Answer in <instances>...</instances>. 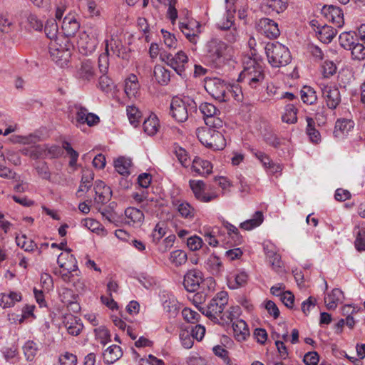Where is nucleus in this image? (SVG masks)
<instances>
[{
    "mask_svg": "<svg viewBox=\"0 0 365 365\" xmlns=\"http://www.w3.org/2000/svg\"><path fill=\"white\" fill-rule=\"evenodd\" d=\"M227 303V292L221 291L210 300L207 307H199V310L214 322L222 325L228 324L232 322L235 317L234 312L236 308L231 307V310H227L223 313Z\"/></svg>",
    "mask_w": 365,
    "mask_h": 365,
    "instance_id": "1",
    "label": "nucleus"
},
{
    "mask_svg": "<svg viewBox=\"0 0 365 365\" xmlns=\"http://www.w3.org/2000/svg\"><path fill=\"white\" fill-rule=\"evenodd\" d=\"M265 52L269 63L273 67L284 66L291 61L289 49L279 42L267 43L265 47Z\"/></svg>",
    "mask_w": 365,
    "mask_h": 365,
    "instance_id": "2",
    "label": "nucleus"
},
{
    "mask_svg": "<svg viewBox=\"0 0 365 365\" xmlns=\"http://www.w3.org/2000/svg\"><path fill=\"white\" fill-rule=\"evenodd\" d=\"M264 79L262 67L255 60L250 59L239 76V81H244L253 89H257Z\"/></svg>",
    "mask_w": 365,
    "mask_h": 365,
    "instance_id": "3",
    "label": "nucleus"
},
{
    "mask_svg": "<svg viewBox=\"0 0 365 365\" xmlns=\"http://www.w3.org/2000/svg\"><path fill=\"white\" fill-rule=\"evenodd\" d=\"M215 128H202L197 130L199 140L206 147L213 150H222L225 147V139Z\"/></svg>",
    "mask_w": 365,
    "mask_h": 365,
    "instance_id": "4",
    "label": "nucleus"
},
{
    "mask_svg": "<svg viewBox=\"0 0 365 365\" xmlns=\"http://www.w3.org/2000/svg\"><path fill=\"white\" fill-rule=\"evenodd\" d=\"M196 107L192 99L173 98L170 103V113L178 122L182 123L187 120L189 112L196 110Z\"/></svg>",
    "mask_w": 365,
    "mask_h": 365,
    "instance_id": "5",
    "label": "nucleus"
},
{
    "mask_svg": "<svg viewBox=\"0 0 365 365\" xmlns=\"http://www.w3.org/2000/svg\"><path fill=\"white\" fill-rule=\"evenodd\" d=\"M63 38L65 41L63 45L58 43L60 38H57L49 46V53L51 59L61 67L67 64L71 56L70 50L71 45L67 38Z\"/></svg>",
    "mask_w": 365,
    "mask_h": 365,
    "instance_id": "6",
    "label": "nucleus"
},
{
    "mask_svg": "<svg viewBox=\"0 0 365 365\" xmlns=\"http://www.w3.org/2000/svg\"><path fill=\"white\" fill-rule=\"evenodd\" d=\"M228 88L229 85L218 78H210L205 82L206 91L220 102H226L229 100Z\"/></svg>",
    "mask_w": 365,
    "mask_h": 365,
    "instance_id": "7",
    "label": "nucleus"
},
{
    "mask_svg": "<svg viewBox=\"0 0 365 365\" xmlns=\"http://www.w3.org/2000/svg\"><path fill=\"white\" fill-rule=\"evenodd\" d=\"M160 58L178 75L185 76V65L188 62V57L185 52L180 51L174 56L171 53H161Z\"/></svg>",
    "mask_w": 365,
    "mask_h": 365,
    "instance_id": "8",
    "label": "nucleus"
},
{
    "mask_svg": "<svg viewBox=\"0 0 365 365\" xmlns=\"http://www.w3.org/2000/svg\"><path fill=\"white\" fill-rule=\"evenodd\" d=\"M207 55L210 60L215 63H221L224 58L227 45L218 38H212L206 44Z\"/></svg>",
    "mask_w": 365,
    "mask_h": 365,
    "instance_id": "9",
    "label": "nucleus"
},
{
    "mask_svg": "<svg viewBox=\"0 0 365 365\" xmlns=\"http://www.w3.org/2000/svg\"><path fill=\"white\" fill-rule=\"evenodd\" d=\"M199 108L203 114L205 123L207 126L212 128H221L222 126V121L218 117L220 111L213 104L202 103Z\"/></svg>",
    "mask_w": 365,
    "mask_h": 365,
    "instance_id": "10",
    "label": "nucleus"
},
{
    "mask_svg": "<svg viewBox=\"0 0 365 365\" xmlns=\"http://www.w3.org/2000/svg\"><path fill=\"white\" fill-rule=\"evenodd\" d=\"M256 29L269 38H276L280 34L278 24L268 18H262L257 21Z\"/></svg>",
    "mask_w": 365,
    "mask_h": 365,
    "instance_id": "11",
    "label": "nucleus"
},
{
    "mask_svg": "<svg viewBox=\"0 0 365 365\" xmlns=\"http://www.w3.org/2000/svg\"><path fill=\"white\" fill-rule=\"evenodd\" d=\"M202 281V273L198 269H193L185 274L183 285L187 292H195L198 290Z\"/></svg>",
    "mask_w": 365,
    "mask_h": 365,
    "instance_id": "12",
    "label": "nucleus"
},
{
    "mask_svg": "<svg viewBox=\"0 0 365 365\" xmlns=\"http://www.w3.org/2000/svg\"><path fill=\"white\" fill-rule=\"evenodd\" d=\"M322 92L327 107L332 110L336 108L341 102L339 88L332 86H324L322 88Z\"/></svg>",
    "mask_w": 365,
    "mask_h": 365,
    "instance_id": "13",
    "label": "nucleus"
},
{
    "mask_svg": "<svg viewBox=\"0 0 365 365\" xmlns=\"http://www.w3.org/2000/svg\"><path fill=\"white\" fill-rule=\"evenodd\" d=\"M326 19L331 21L336 27L341 28L344 24L342 10L336 6H324L322 10Z\"/></svg>",
    "mask_w": 365,
    "mask_h": 365,
    "instance_id": "14",
    "label": "nucleus"
},
{
    "mask_svg": "<svg viewBox=\"0 0 365 365\" xmlns=\"http://www.w3.org/2000/svg\"><path fill=\"white\" fill-rule=\"evenodd\" d=\"M189 185L195 197L201 202H208L217 197V195H207L205 193V183L202 180H190Z\"/></svg>",
    "mask_w": 365,
    "mask_h": 365,
    "instance_id": "15",
    "label": "nucleus"
},
{
    "mask_svg": "<svg viewBox=\"0 0 365 365\" xmlns=\"http://www.w3.org/2000/svg\"><path fill=\"white\" fill-rule=\"evenodd\" d=\"M64 253H61L57 259V263L63 270L78 271L77 261L75 257L71 254V249L65 250Z\"/></svg>",
    "mask_w": 365,
    "mask_h": 365,
    "instance_id": "16",
    "label": "nucleus"
},
{
    "mask_svg": "<svg viewBox=\"0 0 365 365\" xmlns=\"http://www.w3.org/2000/svg\"><path fill=\"white\" fill-rule=\"evenodd\" d=\"M172 205L183 218L192 220L196 214L195 209L185 201L173 199Z\"/></svg>",
    "mask_w": 365,
    "mask_h": 365,
    "instance_id": "17",
    "label": "nucleus"
},
{
    "mask_svg": "<svg viewBox=\"0 0 365 365\" xmlns=\"http://www.w3.org/2000/svg\"><path fill=\"white\" fill-rule=\"evenodd\" d=\"M354 127V122L351 120L342 118L338 119L335 123L334 136L336 138H343Z\"/></svg>",
    "mask_w": 365,
    "mask_h": 365,
    "instance_id": "18",
    "label": "nucleus"
},
{
    "mask_svg": "<svg viewBox=\"0 0 365 365\" xmlns=\"http://www.w3.org/2000/svg\"><path fill=\"white\" fill-rule=\"evenodd\" d=\"M288 6V0H265L263 9L266 13L274 11L280 14L284 11Z\"/></svg>",
    "mask_w": 365,
    "mask_h": 365,
    "instance_id": "19",
    "label": "nucleus"
},
{
    "mask_svg": "<svg viewBox=\"0 0 365 365\" xmlns=\"http://www.w3.org/2000/svg\"><path fill=\"white\" fill-rule=\"evenodd\" d=\"M192 169L199 175H209L212 173V165L210 162L195 157L192 161Z\"/></svg>",
    "mask_w": 365,
    "mask_h": 365,
    "instance_id": "20",
    "label": "nucleus"
},
{
    "mask_svg": "<svg viewBox=\"0 0 365 365\" xmlns=\"http://www.w3.org/2000/svg\"><path fill=\"white\" fill-rule=\"evenodd\" d=\"M232 329L235 339L244 341L250 335V331L246 322L242 319H237L232 323Z\"/></svg>",
    "mask_w": 365,
    "mask_h": 365,
    "instance_id": "21",
    "label": "nucleus"
},
{
    "mask_svg": "<svg viewBox=\"0 0 365 365\" xmlns=\"http://www.w3.org/2000/svg\"><path fill=\"white\" fill-rule=\"evenodd\" d=\"M61 27L64 34L68 36L74 35L78 31L80 24L74 16L68 15L64 17Z\"/></svg>",
    "mask_w": 365,
    "mask_h": 365,
    "instance_id": "22",
    "label": "nucleus"
},
{
    "mask_svg": "<svg viewBox=\"0 0 365 365\" xmlns=\"http://www.w3.org/2000/svg\"><path fill=\"white\" fill-rule=\"evenodd\" d=\"M123 355L121 348L118 345L108 347L103 354L106 363L110 364L118 360Z\"/></svg>",
    "mask_w": 365,
    "mask_h": 365,
    "instance_id": "23",
    "label": "nucleus"
},
{
    "mask_svg": "<svg viewBox=\"0 0 365 365\" xmlns=\"http://www.w3.org/2000/svg\"><path fill=\"white\" fill-rule=\"evenodd\" d=\"M64 326L66 328L68 334L73 336L78 335L83 327V324L80 322V319H77L76 317L72 315L68 318H66Z\"/></svg>",
    "mask_w": 365,
    "mask_h": 365,
    "instance_id": "24",
    "label": "nucleus"
},
{
    "mask_svg": "<svg viewBox=\"0 0 365 365\" xmlns=\"http://www.w3.org/2000/svg\"><path fill=\"white\" fill-rule=\"evenodd\" d=\"M343 295V292L341 289L337 288L334 289L331 293L324 299L327 309L329 310L334 309L337 307L338 303L341 301Z\"/></svg>",
    "mask_w": 365,
    "mask_h": 365,
    "instance_id": "25",
    "label": "nucleus"
},
{
    "mask_svg": "<svg viewBox=\"0 0 365 365\" xmlns=\"http://www.w3.org/2000/svg\"><path fill=\"white\" fill-rule=\"evenodd\" d=\"M317 34L318 38L322 42L324 43H329L331 41L334 37H335L337 31L331 26L324 25L319 29Z\"/></svg>",
    "mask_w": 365,
    "mask_h": 365,
    "instance_id": "26",
    "label": "nucleus"
},
{
    "mask_svg": "<svg viewBox=\"0 0 365 365\" xmlns=\"http://www.w3.org/2000/svg\"><path fill=\"white\" fill-rule=\"evenodd\" d=\"M263 214L261 211H257L252 219L247 220L240 225L241 229L251 230L259 226L263 222Z\"/></svg>",
    "mask_w": 365,
    "mask_h": 365,
    "instance_id": "27",
    "label": "nucleus"
},
{
    "mask_svg": "<svg viewBox=\"0 0 365 365\" xmlns=\"http://www.w3.org/2000/svg\"><path fill=\"white\" fill-rule=\"evenodd\" d=\"M154 76L156 81L161 85H167L170 80V71L160 65L154 67Z\"/></svg>",
    "mask_w": 365,
    "mask_h": 365,
    "instance_id": "28",
    "label": "nucleus"
},
{
    "mask_svg": "<svg viewBox=\"0 0 365 365\" xmlns=\"http://www.w3.org/2000/svg\"><path fill=\"white\" fill-rule=\"evenodd\" d=\"M94 178V174L91 170H83L81 185L76 192L78 197H80V192H83L86 189L88 191L92 185V181Z\"/></svg>",
    "mask_w": 365,
    "mask_h": 365,
    "instance_id": "29",
    "label": "nucleus"
},
{
    "mask_svg": "<svg viewBox=\"0 0 365 365\" xmlns=\"http://www.w3.org/2000/svg\"><path fill=\"white\" fill-rule=\"evenodd\" d=\"M114 166L116 171L122 175H128L130 174V167L131 166L130 159L125 157H119L114 162Z\"/></svg>",
    "mask_w": 365,
    "mask_h": 365,
    "instance_id": "30",
    "label": "nucleus"
},
{
    "mask_svg": "<svg viewBox=\"0 0 365 365\" xmlns=\"http://www.w3.org/2000/svg\"><path fill=\"white\" fill-rule=\"evenodd\" d=\"M300 93L302 101L306 104L312 105L317 100L316 91L310 86H304L302 88Z\"/></svg>",
    "mask_w": 365,
    "mask_h": 365,
    "instance_id": "31",
    "label": "nucleus"
},
{
    "mask_svg": "<svg viewBox=\"0 0 365 365\" xmlns=\"http://www.w3.org/2000/svg\"><path fill=\"white\" fill-rule=\"evenodd\" d=\"M106 51L108 54L111 52L113 55L119 57L120 56V50L123 47L121 41L118 38H111L110 40H106Z\"/></svg>",
    "mask_w": 365,
    "mask_h": 365,
    "instance_id": "32",
    "label": "nucleus"
},
{
    "mask_svg": "<svg viewBox=\"0 0 365 365\" xmlns=\"http://www.w3.org/2000/svg\"><path fill=\"white\" fill-rule=\"evenodd\" d=\"M125 216L130 220V222H133V225L141 224L144 220V214L143 211L140 209L135 207H128L125 210Z\"/></svg>",
    "mask_w": 365,
    "mask_h": 365,
    "instance_id": "33",
    "label": "nucleus"
},
{
    "mask_svg": "<svg viewBox=\"0 0 365 365\" xmlns=\"http://www.w3.org/2000/svg\"><path fill=\"white\" fill-rule=\"evenodd\" d=\"M143 130L148 135H154L159 128L158 119L156 116H150L143 122Z\"/></svg>",
    "mask_w": 365,
    "mask_h": 365,
    "instance_id": "34",
    "label": "nucleus"
},
{
    "mask_svg": "<svg viewBox=\"0 0 365 365\" xmlns=\"http://www.w3.org/2000/svg\"><path fill=\"white\" fill-rule=\"evenodd\" d=\"M78 78L90 81L94 78L93 68L90 62H83L78 71Z\"/></svg>",
    "mask_w": 365,
    "mask_h": 365,
    "instance_id": "35",
    "label": "nucleus"
},
{
    "mask_svg": "<svg viewBox=\"0 0 365 365\" xmlns=\"http://www.w3.org/2000/svg\"><path fill=\"white\" fill-rule=\"evenodd\" d=\"M255 155L257 157L258 160L262 163L263 166L266 168L272 169L273 173L277 172L279 170H281V168L279 165H276L273 161L269 158V157L263 152L257 151L255 153Z\"/></svg>",
    "mask_w": 365,
    "mask_h": 365,
    "instance_id": "36",
    "label": "nucleus"
},
{
    "mask_svg": "<svg viewBox=\"0 0 365 365\" xmlns=\"http://www.w3.org/2000/svg\"><path fill=\"white\" fill-rule=\"evenodd\" d=\"M207 264L213 275H219L223 270V265L220 259L215 255L210 256Z\"/></svg>",
    "mask_w": 365,
    "mask_h": 365,
    "instance_id": "37",
    "label": "nucleus"
},
{
    "mask_svg": "<svg viewBox=\"0 0 365 365\" xmlns=\"http://www.w3.org/2000/svg\"><path fill=\"white\" fill-rule=\"evenodd\" d=\"M78 44L88 52H92L97 45V40L95 38H91L89 35L84 32L80 36Z\"/></svg>",
    "mask_w": 365,
    "mask_h": 365,
    "instance_id": "38",
    "label": "nucleus"
},
{
    "mask_svg": "<svg viewBox=\"0 0 365 365\" xmlns=\"http://www.w3.org/2000/svg\"><path fill=\"white\" fill-rule=\"evenodd\" d=\"M44 151V149L41 145H31L26 147L20 150V153L25 155L29 156L33 159H38L40 158Z\"/></svg>",
    "mask_w": 365,
    "mask_h": 365,
    "instance_id": "39",
    "label": "nucleus"
},
{
    "mask_svg": "<svg viewBox=\"0 0 365 365\" xmlns=\"http://www.w3.org/2000/svg\"><path fill=\"white\" fill-rule=\"evenodd\" d=\"M355 37L354 33H342L339 38V43L344 48L349 50L355 44Z\"/></svg>",
    "mask_w": 365,
    "mask_h": 365,
    "instance_id": "40",
    "label": "nucleus"
},
{
    "mask_svg": "<svg viewBox=\"0 0 365 365\" xmlns=\"http://www.w3.org/2000/svg\"><path fill=\"white\" fill-rule=\"evenodd\" d=\"M248 275L245 272H241L235 277L233 281H228V286L231 289H237L240 287H244L247 284Z\"/></svg>",
    "mask_w": 365,
    "mask_h": 365,
    "instance_id": "41",
    "label": "nucleus"
},
{
    "mask_svg": "<svg viewBox=\"0 0 365 365\" xmlns=\"http://www.w3.org/2000/svg\"><path fill=\"white\" fill-rule=\"evenodd\" d=\"M314 122L312 118H307V134L312 143H318L321 140V135L319 132L314 128Z\"/></svg>",
    "mask_w": 365,
    "mask_h": 365,
    "instance_id": "42",
    "label": "nucleus"
},
{
    "mask_svg": "<svg viewBox=\"0 0 365 365\" xmlns=\"http://www.w3.org/2000/svg\"><path fill=\"white\" fill-rule=\"evenodd\" d=\"M282 120L287 123H294L297 122V108L293 104H288L286 106L285 113L282 116Z\"/></svg>",
    "mask_w": 365,
    "mask_h": 365,
    "instance_id": "43",
    "label": "nucleus"
},
{
    "mask_svg": "<svg viewBox=\"0 0 365 365\" xmlns=\"http://www.w3.org/2000/svg\"><path fill=\"white\" fill-rule=\"evenodd\" d=\"M16 242L18 246L24 249L25 251H33L36 247V244L30 239H27L26 235L16 237Z\"/></svg>",
    "mask_w": 365,
    "mask_h": 365,
    "instance_id": "44",
    "label": "nucleus"
},
{
    "mask_svg": "<svg viewBox=\"0 0 365 365\" xmlns=\"http://www.w3.org/2000/svg\"><path fill=\"white\" fill-rule=\"evenodd\" d=\"M62 148L66 151L67 155L70 158L69 165L71 167L76 165L79 156L78 153L66 140L63 141Z\"/></svg>",
    "mask_w": 365,
    "mask_h": 365,
    "instance_id": "45",
    "label": "nucleus"
},
{
    "mask_svg": "<svg viewBox=\"0 0 365 365\" xmlns=\"http://www.w3.org/2000/svg\"><path fill=\"white\" fill-rule=\"evenodd\" d=\"M127 114L130 123L135 127H137L141 118V113L138 108L135 106H128L127 108Z\"/></svg>",
    "mask_w": 365,
    "mask_h": 365,
    "instance_id": "46",
    "label": "nucleus"
},
{
    "mask_svg": "<svg viewBox=\"0 0 365 365\" xmlns=\"http://www.w3.org/2000/svg\"><path fill=\"white\" fill-rule=\"evenodd\" d=\"M170 259L176 266H180L187 261V255L182 250H175L170 253Z\"/></svg>",
    "mask_w": 365,
    "mask_h": 365,
    "instance_id": "47",
    "label": "nucleus"
},
{
    "mask_svg": "<svg viewBox=\"0 0 365 365\" xmlns=\"http://www.w3.org/2000/svg\"><path fill=\"white\" fill-rule=\"evenodd\" d=\"M24 355L28 361H32L37 353L36 344L31 341H27L23 347Z\"/></svg>",
    "mask_w": 365,
    "mask_h": 365,
    "instance_id": "48",
    "label": "nucleus"
},
{
    "mask_svg": "<svg viewBox=\"0 0 365 365\" xmlns=\"http://www.w3.org/2000/svg\"><path fill=\"white\" fill-rule=\"evenodd\" d=\"M182 315L187 322L191 324L197 323L200 318L199 313L190 308H184L182 311Z\"/></svg>",
    "mask_w": 365,
    "mask_h": 365,
    "instance_id": "49",
    "label": "nucleus"
},
{
    "mask_svg": "<svg viewBox=\"0 0 365 365\" xmlns=\"http://www.w3.org/2000/svg\"><path fill=\"white\" fill-rule=\"evenodd\" d=\"M44 31L46 36L50 39H56L58 25L54 20L48 21L45 25Z\"/></svg>",
    "mask_w": 365,
    "mask_h": 365,
    "instance_id": "50",
    "label": "nucleus"
},
{
    "mask_svg": "<svg viewBox=\"0 0 365 365\" xmlns=\"http://www.w3.org/2000/svg\"><path fill=\"white\" fill-rule=\"evenodd\" d=\"M96 337L101 344L105 345L110 341L109 331L104 327H100L95 329Z\"/></svg>",
    "mask_w": 365,
    "mask_h": 365,
    "instance_id": "51",
    "label": "nucleus"
},
{
    "mask_svg": "<svg viewBox=\"0 0 365 365\" xmlns=\"http://www.w3.org/2000/svg\"><path fill=\"white\" fill-rule=\"evenodd\" d=\"M187 329L190 331V333L193 339H197V341H201L205 334V327L197 324L195 326H189Z\"/></svg>",
    "mask_w": 365,
    "mask_h": 365,
    "instance_id": "52",
    "label": "nucleus"
},
{
    "mask_svg": "<svg viewBox=\"0 0 365 365\" xmlns=\"http://www.w3.org/2000/svg\"><path fill=\"white\" fill-rule=\"evenodd\" d=\"M264 142L269 145L278 148L281 145L283 144L282 141L278 136L274 133H267L264 135Z\"/></svg>",
    "mask_w": 365,
    "mask_h": 365,
    "instance_id": "53",
    "label": "nucleus"
},
{
    "mask_svg": "<svg viewBox=\"0 0 365 365\" xmlns=\"http://www.w3.org/2000/svg\"><path fill=\"white\" fill-rule=\"evenodd\" d=\"M349 50L351 51V55L354 59L364 60L365 58V47L363 44L355 43Z\"/></svg>",
    "mask_w": 365,
    "mask_h": 365,
    "instance_id": "54",
    "label": "nucleus"
},
{
    "mask_svg": "<svg viewBox=\"0 0 365 365\" xmlns=\"http://www.w3.org/2000/svg\"><path fill=\"white\" fill-rule=\"evenodd\" d=\"M355 247L359 251H365V228L357 227Z\"/></svg>",
    "mask_w": 365,
    "mask_h": 365,
    "instance_id": "55",
    "label": "nucleus"
},
{
    "mask_svg": "<svg viewBox=\"0 0 365 365\" xmlns=\"http://www.w3.org/2000/svg\"><path fill=\"white\" fill-rule=\"evenodd\" d=\"M180 339L182 346L185 349H190L193 346V338L192 337L188 329L181 330L180 333Z\"/></svg>",
    "mask_w": 365,
    "mask_h": 365,
    "instance_id": "56",
    "label": "nucleus"
},
{
    "mask_svg": "<svg viewBox=\"0 0 365 365\" xmlns=\"http://www.w3.org/2000/svg\"><path fill=\"white\" fill-rule=\"evenodd\" d=\"M54 273L56 274L61 275V279L65 282H71L73 281V279L75 277H78L80 271L78 269V271H71V270H60V271H55Z\"/></svg>",
    "mask_w": 365,
    "mask_h": 365,
    "instance_id": "57",
    "label": "nucleus"
},
{
    "mask_svg": "<svg viewBox=\"0 0 365 365\" xmlns=\"http://www.w3.org/2000/svg\"><path fill=\"white\" fill-rule=\"evenodd\" d=\"M202 240L197 235L190 237L187 240V245L189 247V249L192 251H196L200 250L202 247Z\"/></svg>",
    "mask_w": 365,
    "mask_h": 365,
    "instance_id": "58",
    "label": "nucleus"
},
{
    "mask_svg": "<svg viewBox=\"0 0 365 365\" xmlns=\"http://www.w3.org/2000/svg\"><path fill=\"white\" fill-rule=\"evenodd\" d=\"M163 222H158L152 233L153 242L158 243L165 235V230Z\"/></svg>",
    "mask_w": 365,
    "mask_h": 365,
    "instance_id": "59",
    "label": "nucleus"
},
{
    "mask_svg": "<svg viewBox=\"0 0 365 365\" xmlns=\"http://www.w3.org/2000/svg\"><path fill=\"white\" fill-rule=\"evenodd\" d=\"M158 201L153 199H146L140 206L145 212L150 215L154 214L157 210Z\"/></svg>",
    "mask_w": 365,
    "mask_h": 365,
    "instance_id": "60",
    "label": "nucleus"
},
{
    "mask_svg": "<svg viewBox=\"0 0 365 365\" xmlns=\"http://www.w3.org/2000/svg\"><path fill=\"white\" fill-rule=\"evenodd\" d=\"M177 0H171L170 2L167 4L168 6L167 16L171 21L173 24H175L176 19H178V11L175 8Z\"/></svg>",
    "mask_w": 365,
    "mask_h": 365,
    "instance_id": "61",
    "label": "nucleus"
},
{
    "mask_svg": "<svg viewBox=\"0 0 365 365\" xmlns=\"http://www.w3.org/2000/svg\"><path fill=\"white\" fill-rule=\"evenodd\" d=\"M161 32L163 35L164 43L167 47L170 48H176L177 39L175 36L170 32L165 31L164 29H162Z\"/></svg>",
    "mask_w": 365,
    "mask_h": 365,
    "instance_id": "62",
    "label": "nucleus"
},
{
    "mask_svg": "<svg viewBox=\"0 0 365 365\" xmlns=\"http://www.w3.org/2000/svg\"><path fill=\"white\" fill-rule=\"evenodd\" d=\"M319 356L316 351H309L304 356V362L306 365H317Z\"/></svg>",
    "mask_w": 365,
    "mask_h": 365,
    "instance_id": "63",
    "label": "nucleus"
},
{
    "mask_svg": "<svg viewBox=\"0 0 365 365\" xmlns=\"http://www.w3.org/2000/svg\"><path fill=\"white\" fill-rule=\"evenodd\" d=\"M61 365H76L77 357L76 355L70 353H66L59 359Z\"/></svg>",
    "mask_w": 365,
    "mask_h": 365,
    "instance_id": "64",
    "label": "nucleus"
}]
</instances>
